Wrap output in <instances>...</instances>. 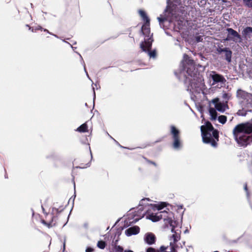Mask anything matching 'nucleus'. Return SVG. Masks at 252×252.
Here are the masks:
<instances>
[{
	"mask_svg": "<svg viewBox=\"0 0 252 252\" xmlns=\"http://www.w3.org/2000/svg\"><path fill=\"white\" fill-rule=\"evenodd\" d=\"M212 103L214 104L215 109L220 112H223L225 110L226 105L220 102L219 98H215L212 100Z\"/></svg>",
	"mask_w": 252,
	"mask_h": 252,
	"instance_id": "nucleus-9",
	"label": "nucleus"
},
{
	"mask_svg": "<svg viewBox=\"0 0 252 252\" xmlns=\"http://www.w3.org/2000/svg\"><path fill=\"white\" fill-rule=\"evenodd\" d=\"M166 203L161 202L160 204H156L154 205V206L152 204H150L151 206L153 207L154 209H157L158 210H160L163 209L165 207Z\"/></svg>",
	"mask_w": 252,
	"mask_h": 252,
	"instance_id": "nucleus-22",
	"label": "nucleus"
},
{
	"mask_svg": "<svg viewBox=\"0 0 252 252\" xmlns=\"http://www.w3.org/2000/svg\"><path fill=\"white\" fill-rule=\"evenodd\" d=\"M42 29H43V28L40 26H37L34 27L35 31H37V30H42Z\"/></svg>",
	"mask_w": 252,
	"mask_h": 252,
	"instance_id": "nucleus-36",
	"label": "nucleus"
},
{
	"mask_svg": "<svg viewBox=\"0 0 252 252\" xmlns=\"http://www.w3.org/2000/svg\"><path fill=\"white\" fill-rule=\"evenodd\" d=\"M222 97L224 99H227L228 98V94H226V93H224L223 94H222Z\"/></svg>",
	"mask_w": 252,
	"mask_h": 252,
	"instance_id": "nucleus-39",
	"label": "nucleus"
},
{
	"mask_svg": "<svg viewBox=\"0 0 252 252\" xmlns=\"http://www.w3.org/2000/svg\"><path fill=\"white\" fill-rule=\"evenodd\" d=\"M51 35L54 36L55 37H56V38H59L58 36L56 34H54L53 33H52V34H51Z\"/></svg>",
	"mask_w": 252,
	"mask_h": 252,
	"instance_id": "nucleus-49",
	"label": "nucleus"
},
{
	"mask_svg": "<svg viewBox=\"0 0 252 252\" xmlns=\"http://www.w3.org/2000/svg\"><path fill=\"white\" fill-rule=\"evenodd\" d=\"M171 238L173 239V242H172L173 244H176V243L178 241V236L176 234H173L171 236Z\"/></svg>",
	"mask_w": 252,
	"mask_h": 252,
	"instance_id": "nucleus-30",
	"label": "nucleus"
},
{
	"mask_svg": "<svg viewBox=\"0 0 252 252\" xmlns=\"http://www.w3.org/2000/svg\"><path fill=\"white\" fill-rule=\"evenodd\" d=\"M27 27H28L29 28V30H31L32 32H35L34 27H31L29 26V25H27Z\"/></svg>",
	"mask_w": 252,
	"mask_h": 252,
	"instance_id": "nucleus-37",
	"label": "nucleus"
},
{
	"mask_svg": "<svg viewBox=\"0 0 252 252\" xmlns=\"http://www.w3.org/2000/svg\"><path fill=\"white\" fill-rule=\"evenodd\" d=\"M144 241L146 244L149 245H152L156 242V236L152 232L146 233L144 236Z\"/></svg>",
	"mask_w": 252,
	"mask_h": 252,
	"instance_id": "nucleus-8",
	"label": "nucleus"
},
{
	"mask_svg": "<svg viewBox=\"0 0 252 252\" xmlns=\"http://www.w3.org/2000/svg\"><path fill=\"white\" fill-rule=\"evenodd\" d=\"M244 4L248 7H252V0H243Z\"/></svg>",
	"mask_w": 252,
	"mask_h": 252,
	"instance_id": "nucleus-29",
	"label": "nucleus"
},
{
	"mask_svg": "<svg viewBox=\"0 0 252 252\" xmlns=\"http://www.w3.org/2000/svg\"><path fill=\"white\" fill-rule=\"evenodd\" d=\"M177 207H178V210H179V209H182V208H183V205H178V206H177Z\"/></svg>",
	"mask_w": 252,
	"mask_h": 252,
	"instance_id": "nucleus-48",
	"label": "nucleus"
},
{
	"mask_svg": "<svg viewBox=\"0 0 252 252\" xmlns=\"http://www.w3.org/2000/svg\"><path fill=\"white\" fill-rule=\"evenodd\" d=\"M79 56H80V58L81 59V62H82V64H83V65L84 66V70L86 72V75L88 77V78L91 80V78H90L89 76V74L86 70V67H85V62L84 61H83V58L82 57V56L80 55V53H79L78 52H76Z\"/></svg>",
	"mask_w": 252,
	"mask_h": 252,
	"instance_id": "nucleus-25",
	"label": "nucleus"
},
{
	"mask_svg": "<svg viewBox=\"0 0 252 252\" xmlns=\"http://www.w3.org/2000/svg\"><path fill=\"white\" fill-rule=\"evenodd\" d=\"M43 31H44V32H47L48 33H49V34H52V33H51V32H50L48 30L45 29H43Z\"/></svg>",
	"mask_w": 252,
	"mask_h": 252,
	"instance_id": "nucleus-45",
	"label": "nucleus"
},
{
	"mask_svg": "<svg viewBox=\"0 0 252 252\" xmlns=\"http://www.w3.org/2000/svg\"><path fill=\"white\" fill-rule=\"evenodd\" d=\"M116 251L117 252H123L124 249L122 247L120 246H117L116 247Z\"/></svg>",
	"mask_w": 252,
	"mask_h": 252,
	"instance_id": "nucleus-33",
	"label": "nucleus"
},
{
	"mask_svg": "<svg viewBox=\"0 0 252 252\" xmlns=\"http://www.w3.org/2000/svg\"><path fill=\"white\" fill-rule=\"evenodd\" d=\"M189 232V231H188V230H187H187H186L185 231V233H187V232Z\"/></svg>",
	"mask_w": 252,
	"mask_h": 252,
	"instance_id": "nucleus-54",
	"label": "nucleus"
},
{
	"mask_svg": "<svg viewBox=\"0 0 252 252\" xmlns=\"http://www.w3.org/2000/svg\"><path fill=\"white\" fill-rule=\"evenodd\" d=\"M63 41L64 42L68 44L69 45H70V44L69 43H68V42L66 41L65 40L63 39Z\"/></svg>",
	"mask_w": 252,
	"mask_h": 252,
	"instance_id": "nucleus-51",
	"label": "nucleus"
},
{
	"mask_svg": "<svg viewBox=\"0 0 252 252\" xmlns=\"http://www.w3.org/2000/svg\"><path fill=\"white\" fill-rule=\"evenodd\" d=\"M139 13L140 16L142 18L143 20L146 22V24L150 23V19L147 16V14L144 11L142 10H139Z\"/></svg>",
	"mask_w": 252,
	"mask_h": 252,
	"instance_id": "nucleus-19",
	"label": "nucleus"
},
{
	"mask_svg": "<svg viewBox=\"0 0 252 252\" xmlns=\"http://www.w3.org/2000/svg\"><path fill=\"white\" fill-rule=\"evenodd\" d=\"M176 4H179L180 3V0H173Z\"/></svg>",
	"mask_w": 252,
	"mask_h": 252,
	"instance_id": "nucleus-43",
	"label": "nucleus"
},
{
	"mask_svg": "<svg viewBox=\"0 0 252 252\" xmlns=\"http://www.w3.org/2000/svg\"><path fill=\"white\" fill-rule=\"evenodd\" d=\"M91 158H93V156H92V154L91 153Z\"/></svg>",
	"mask_w": 252,
	"mask_h": 252,
	"instance_id": "nucleus-55",
	"label": "nucleus"
},
{
	"mask_svg": "<svg viewBox=\"0 0 252 252\" xmlns=\"http://www.w3.org/2000/svg\"><path fill=\"white\" fill-rule=\"evenodd\" d=\"M124 252H133L131 250H128V251H125Z\"/></svg>",
	"mask_w": 252,
	"mask_h": 252,
	"instance_id": "nucleus-52",
	"label": "nucleus"
},
{
	"mask_svg": "<svg viewBox=\"0 0 252 252\" xmlns=\"http://www.w3.org/2000/svg\"><path fill=\"white\" fill-rule=\"evenodd\" d=\"M153 41V39L151 37L145 39L143 41L140 43V47L143 52L148 54L150 58L155 59L157 56L156 50H151Z\"/></svg>",
	"mask_w": 252,
	"mask_h": 252,
	"instance_id": "nucleus-4",
	"label": "nucleus"
},
{
	"mask_svg": "<svg viewBox=\"0 0 252 252\" xmlns=\"http://www.w3.org/2000/svg\"><path fill=\"white\" fill-rule=\"evenodd\" d=\"M172 147L174 149L176 150H179L182 148L183 144L181 140L180 136L172 138Z\"/></svg>",
	"mask_w": 252,
	"mask_h": 252,
	"instance_id": "nucleus-11",
	"label": "nucleus"
},
{
	"mask_svg": "<svg viewBox=\"0 0 252 252\" xmlns=\"http://www.w3.org/2000/svg\"><path fill=\"white\" fill-rule=\"evenodd\" d=\"M251 33H252V27H246L242 31V34L245 37L247 36Z\"/></svg>",
	"mask_w": 252,
	"mask_h": 252,
	"instance_id": "nucleus-21",
	"label": "nucleus"
},
{
	"mask_svg": "<svg viewBox=\"0 0 252 252\" xmlns=\"http://www.w3.org/2000/svg\"><path fill=\"white\" fill-rule=\"evenodd\" d=\"M158 20L159 22V25L160 27H162L163 23L165 21H168V19L166 17H158Z\"/></svg>",
	"mask_w": 252,
	"mask_h": 252,
	"instance_id": "nucleus-28",
	"label": "nucleus"
},
{
	"mask_svg": "<svg viewBox=\"0 0 252 252\" xmlns=\"http://www.w3.org/2000/svg\"><path fill=\"white\" fill-rule=\"evenodd\" d=\"M76 130L79 132H87L88 130V126H87V124L84 123L83 124L81 125L80 126H79Z\"/></svg>",
	"mask_w": 252,
	"mask_h": 252,
	"instance_id": "nucleus-20",
	"label": "nucleus"
},
{
	"mask_svg": "<svg viewBox=\"0 0 252 252\" xmlns=\"http://www.w3.org/2000/svg\"><path fill=\"white\" fill-rule=\"evenodd\" d=\"M57 217L56 216H52V220L49 222H47V224H46L48 228H50L53 227V226H55L56 224L55 222H54V221H56Z\"/></svg>",
	"mask_w": 252,
	"mask_h": 252,
	"instance_id": "nucleus-23",
	"label": "nucleus"
},
{
	"mask_svg": "<svg viewBox=\"0 0 252 252\" xmlns=\"http://www.w3.org/2000/svg\"><path fill=\"white\" fill-rule=\"evenodd\" d=\"M170 252H177V248L178 247V246L176 244H174L172 243V242H171L170 243Z\"/></svg>",
	"mask_w": 252,
	"mask_h": 252,
	"instance_id": "nucleus-26",
	"label": "nucleus"
},
{
	"mask_svg": "<svg viewBox=\"0 0 252 252\" xmlns=\"http://www.w3.org/2000/svg\"><path fill=\"white\" fill-rule=\"evenodd\" d=\"M252 110L250 109L246 108V107H243L242 109L238 111L237 114L238 116H245L247 112H251Z\"/></svg>",
	"mask_w": 252,
	"mask_h": 252,
	"instance_id": "nucleus-18",
	"label": "nucleus"
},
{
	"mask_svg": "<svg viewBox=\"0 0 252 252\" xmlns=\"http://www.w3.org/2000/svg\"><path fill=\"white\" fill-rule=\"evenodd\" d=\"M63 251H64V250H65V242H64V243H63Z\"/></svg>",
	"mask_w": 252,
	"mask_h": 252,
	"instance_id": "nucleus-53",
	"label": "nucleus"
},
{
	"mask_svg": "<svg viewBox=\"0 0 252 252\" xmlns=\"http://www.w3.org/2000/svg\"><path fill=\"white\" fill-rule=\"evenodd\" d=\"M148 201H149V199L147 198H143L140 200L139 202V206L141 207L140 208H139L140 210H143L145 209L146 210L145 213H146L148 211V210L146 209V208L147 206H149V205L148 203L146 202Z\"/></svg>",
	"mask_w": 252,
	"mask_h": 252,
	"instance_id": "nucleus-13",
	"label": "nucleus"
},
{
	"mask_svg": "<svg viewBox=\"0 0 252 252\" xmlns=\"http://www.w3.org/2000/svg\"><path fill=\"white\" fill-rule=\"evenodd\" d=\"M170 133L172 135V138L180 137V131L174 126H170Z\"/></svg>",
	"mask_w": 252,
	"mask_h": 252,
	"instance_id": "nucleus-14",
	"label": "nucleus"
},
{
	"mask_svg": "<svg viewBox=\"0 0 252 252\" xmlns=\"http://www.w3.org/2000/svg\"><path fill=\"white\" fill-rule=\"evenodd\" d=\"M202 138L203 143L209 144L213 147H217L219 141V131L214 129L212 124L207 121L205 125L200 127Z\"/></svg>",
	"mask_w": 252,
	"mask_h": 252,
	"instance_id": "nucleus-2",
	"label": "nucleus"
},
{
	"mask_svg": "<svg viewBox=\"0 0 252 252\" xmlns=\"http://www.w3.org/2000/svg\"><path fill=\"white\" fill-rule=\"evenodd\" d=\"M139 220V219H135L134 220L131 221L132 223H135Z\"/></svg>",
	"mask_w": 252,
	"mask_h": 252,
	"instance_id": "nucleus-46",
	"label": "nucleus"
},
{
	"mask_svg": "<svg viewBox=\"0 0 252 252\" xmlns=\"http://www.w3.org/2000/svg\"><path fill=\"white\" fill-rule=\"evenodd\" d=\"M159 216L161 217V219H163L165 224H168L171 226V232L175 233L174 229L177 226V222L172 220V218L174 217L172 212L163 211L160 212Z\"/></svg>",
	"mask_w": 252,
	"mask_h": 252,
	"instance_id": "nucleus-5",
	"label": "nucleus"
},
{
	"mask_svg": "<svg viewBox=\"0 0 252 252\" xmlns=\"http://www.w3.org/2000/svg\"><path fill=\"white\" fill-rule=\"evenodd\" d=\"M93 249L91 247H88L86 250V252H91Z\"/></svg>",
	"mask_w": 252,
	"mask_h": 252,
	"instance_id": "nucleus-38",
	"label": "nucleus"
},
{
	"mask_svg": "<svg viewBox=\"0 0 252 252\" xmlns=\"http://www.w3.org/2000/svg\"><path fill=\"white\" fill-rule=\"evenodd\" d=\"M226 31L228 34L225 41L232 40L236 43L241 42L242 40L241 35L238 32L232 28H227Z\"/></svg>",
	"mask_w": 252,
	"mask_h": 252,
	"instance_id": "nucleus-6",
	"label": "nucleus"
},
{
	"mask_svg": "<svg viewBox=\"0 0 252 252\" xmlns=\"http://www.w3.org/2000/svg\"><path fill=\"white\" fill-rule=\"evenodd\" d=\"M93 91H94L93 107H94V99H95V93L94 89V87L93 88Z\"/></svg>",
	"mask_w": 252,
	"mask_h": 252,
	"instance_id": "nucleus-35",
	"label": "nucleus"
},
{
	"mask_svg": "<svg viewBox=\"0 0 252 252\" xmlns=\"http://www.w3.org/2000/svg\"><path fill=\"white\" fill-rule=\"evenodd\" d=\"M236 97L242 107L252 108V94L239 89L237 91Z\"/></svg>",
	"mask_w": 252,
	"mask_h": 252,
	"instance_id": "nucleus-3",
	"label": "nucleus"
},
{
	"mask_svg": "<svg viewBox=\"0 0 252 252\" xmlns=\"http://www.w3.org/2000/svg\"><path fill=\"white\" fill-rule=\"evenodd\" d=\"M149 24H146L143 25L141 28V32L143 35L145 36V39H148L150 37L152 38L153 34H151L150 29L149 28Z\"/></svg>",
	"mask_w": 252,
	"mask_h": 252,
	"instance_id": "nucleus-10",
	"label": "nucleus"
},
{
	"mask_svg": "<svg viewBox=\"0 0 252 252\" xmlns=\"http://www.w3.org/2000/svg\"><path fill=\"white\" fill-rule=\"evenodd\" d=\"M41 222L44 225L47 224V222L44 220H42Z\"/></svg>",
	"mask_w": 252,
	"mask_h": 252,
	"instance_id": "nucleus-47",
	"label": "nucleus"
},
{
	"mask_svg": "<svg viewBox=\"0 0 252 252\" xmlns=\"http://www.w3.org/2000/svg\"><path fill=\"white\" fill-rule=\"evenodd\" d=\"M180 81L188 85L187 90L192 94H199L203 92V79L195 68L193 60L184 54L179 69L175 72Z\"/></svg>",
	"mask_w": 252,
	"mask_h": 252,
	"instance_id": "nucleus-1",
	"label": "nucleus"
},
{
	"mask_svg": "<svg viewBox=\"0 0 252 252\" xmlns=\"http://www.w3.org/2000/svg\"><path fill=\"white\" fill-rule=\"evenodd\" d=\"M200 39H201V37H200V36H197V37H196V41H197V42H199V41H201V40H200Z\"/></svg>",
	"mask_w": 252,
	"mask_h": 252,
	"instance_id": "nucleus-44",
	"label": "nucleus"
},
{
	"mask_svg": "<svg viewBox=\"0 0 252 252\" xmlns=\"http://www.w3.org/2000/svg\"><path fill=\"white\" fill-rule=\"evenodd\" d=\"M224 52L225 53V60L228 63H230L231 61V57L232 54V51L228 48H227Z\"/></svg>",
	"mask_w": 252,
	"mask_h": 252,
	"instance_id": "nucleus-15",
	"label": "nucleus"
},
{
	"mask_svg": "<svg viewBox=\"0 0 252 252\" xmlns=\"http://www.w3.org/2000/svg\"><path fill=\"white\" fill-rule=\"evenodd\" d=\"M244 189L247 192V195H248V189L247 185L246 184L244 186Z\"/></svg>",
	"mask_w": 252,
	"mask_h": 252,
	"instance_id": "nucleus-40",
	"label": "nucleus"
},
{
	"mask_svg": "<svg viewBox=\"0 0 252 252\" xmlns=\"http://www.w3.org/2000/svg\"><path fill=\"white\" fill-rule=\"evenodd\" d=\"M210 115L212 120H216L217 118L218 114L216 110L214 108L210 107L209 109Z\"/></svg>",
	"mask_w": 252,
	"mask_h": 252,
	"instance_id": "nucleus-16",
	"label": "nucleus"
},
{
	"mask_svg": "<svg viewBox=\"0 0 252 252\" xmlns=\"http://www.w3.org/2000/svg\"><path fill=\"white\" fill-rule=\"evenodd\" d=\"M146 252H159L158 251H156L152 247H149L146 250Z\"/></svg>",
	"mask_w": 252,
	"mask_h": 252,
	"instance_id": "nucleus-31",
	"label": "nucleus"
},
{
	"mask_svg": "<svg viewBox=\"0 0 252 252\" xmlns=\"http://www.w3.org/2000/svg\"><path fill=\"white\" fill-rule=\"evenodd\" d=\"M147 161L149 163H151V164H153L155 166H157V164L154 162V161H150V160H147Z\"/></svg>",
	"mask_w": 252,
	"mask_h": 252,
	"instance_id": "nucleus-41",
	"label": "nucleus"
},
{
	"mask_svg": "<svg viewBox=\"0 0 252 252\" xmlns=\"http://www.w3.org/2000/svg\"><path fill=\"white\" fill-rule=\"evenodd\" d=\"M140 231V228L137 226L131 227L125 231V234L127 236H130L132 235L137 234Z\"/></svg>",
	"mask_w": 252,
	"mask_h": 252,
	"instance_id": "nucleus-12",
	"label": "nucleus"
},
{
	"mask_svg": "<svg viewBox=\"0 0 252 252\" xmlns=\"http://www.w3.org/2000/svg\"><path fill=\"white\" fill-rule=\"evenodd\" d=\"M167 247H165L164 246H161L160 248H159V250H158L159 252H164L165 250H166Z\"/></svg>",
	"mask_w": 252,
	"mask_h": 252,
	"instance_id": "nucleus-34",
	"label": "nucleus"
},
{
	"mask_svg": "<svg viewBox=\"0 0 252 252\" xmlns=\"http://www.w3.org/2000/svg\"><path fill=\"white\" fill-rule=\"evenodd\" d=\"M209 77L213 81L212 85H215L219 83H224L226 81L222 75L214 71H212L210 72Z\"/></svg>",
	"mask_w": 252,
	"mask_h": 252,
	"instance_id": "nucleus-7",
	"label": "nucleus"
},
{
	"mask_svg": "<svg viewBox=\"0 0 252 252\" xmlns=\"http://www.w3.org/2000/svg\"><path fill=\"white\" fill-rule=\"evenodd\" d=\"M69 45L72 48L73 50H74L75 49H76V47H73L71 44Z\"/></svg>",
	"mask_w": 252,
	"mask_h": 252,
	"instance_id": "nucleus-50",
	"label": "nucleus"
},
{
	"mask_svg": "<svg viewBox=\"0 0 252 252\" xmlns=\"http://www.w3.org/2000/svg\"><path fill=\"white\" fill-rule=\"evenodd\" d=\"M53 211H55L56 213H60V212L62 211V210L59 211V209H58V208H53Z\"/></svg>",
	"mask_w": 252,
	"mask_h": 252,
	"instance_id": "nucleus-42",
	"label": "nucleus"
},
{
	"mask_svg": "<svg viewBox=\"0 0 252 252\" xmlns=\"http://www.w3.org/2000/svg\"><path fill=\"white\" fill-rule=\"evenodd\" d=\"M147 218L153 222H156L161 220V217L159 215H154L153 213L149 214Z\"/></svg>",
	"mask_w": 252,
	"mask_h": 252,
	"instance_id": "nucleus-17",
	"label": "nucleus"
},
{
	"mask_svg": "<svg viewBox=\"0 0 252 252\" xmlns=\"http://www.w3.org/2000/svg\"><path fill=\"white\" fill-rule=\"evenodd\" d=\"M227 120L226 116L224 115H220L218 117V121L221 124H224Z\"/></svg>",
	"mask_w": 252,
	"mask_h": 252,
	"instance_id": "nucleus-24",
	"label": "nucleus"
},
{
	"mask_svg": "<svg viewBox=\"0 0 252 252\" xmlns=\"http://www.w3.org/2000/svg\"><path fill=\"white\" fill-rule=\"evenodd\" d=\"M226 48H227L226 47L224 48H221L219 47L217 49V51L219 54H220L222 52H224Z\"/></svg>",
	"mask_w": 252,
	"mask_h": 252,
	"instance_id": "nucleus-32",
	"label": "nucleus"
},
{
	"mask_svg": "<svg viewBox=\"0 0 252 252\" xmlns=\"http://www.w3.org/2000/svg\"><path fill=\"white\" fill-rule=\"evenodd\" d=\"M97 246L101 249H104L106 246V243L104 241H99L97 242Z\"/></svg>",
	"mask_w": 252,
	"mask_h": 252,
	"instance_id": "nucleus-27",
	"label": "nucleus"
},
{
	"mask_svg": "<svg viewBox=\"0 0 252 252\" xmlns=\"http://www.w3.org/2000/svg\"><path fill=\"white\" fill-rule=\"evenodd\" d=\"M85 105L87 106V103H85Z\"/></svg>",
	"mask_w": 252,
	"mask_h": 252,
	"instance_id": "nucleus-56",
	"label": "nucleus"
}]
</instances>
